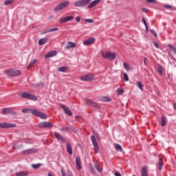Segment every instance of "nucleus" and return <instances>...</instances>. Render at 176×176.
<instances>
[{"label": "nucleus", "mask_w": 176, "mask_h": 176, "mask_svg": "<svg viewBox=\"0 0 176 176\" xmlns=\"http://www.w3.org/2000/svg\"><path fill=\"white\" fill-rule=\"evenodd\" d=\"M100 2L101 0H95L92 2L91 0H80L74 3V6L76 8H85V6L88 5L87 9H91L94 6H97Z\"/></svg>", "instance_id": "obj_1"}, {"label": "nucleus", "mask_w": 176, "mask_h": 176, "mask_svg": "<svg viewBox=\"0 0 176 176\" xmlns=\"http://www.w3.org/2000/svg\"><path fill=\"white\" fill-rule=\"evenodd\" d=\"M100 54L104 58H107L108 60H115L116 58V54L114 52H105L104 51H100Z\"/></svg>", "instance_id": "obj_2"}, {"label": "nucleus", "mask_w": 176, "mask_h": 176, "mask_svg": "<svg viewBox=\"0 0 176 176\" xmlns=\"http://www.w3.org/2000/svg\"><path fill=\"white\" fill-rule=\"evenodd\" d=\"M69 1H65L60 3H59L54 9V12H58L60 10H63V9H65V8H68L69 6Z\"/></svg>", "instance_id": "obj_3"}, {"label": "nucleus", "mask_w": 176, "mask_h": 176, "mask_svg": "<svg viewBox=\"0 0 176 176\" xmlns=\"http://www.w3.org/2000/svg\"><path fill=\"white\" fill-rule=\"evenodd\" d=\"M4 74H6V75H8V76H19V75H21V72H20V70L11 69L6 70L4 72Z\"/></svg>", "instance_id": "obj_4"}, {"label": "nucleus", "mask_w": 176, "mask_h": 176, "mask_svg": "<svg viewBox=\"0 0 176 176\" xmlns=\"http://www.w3.org/2000/svg\"><path fill=\"white\" fill-rule=\"evenodd\" d=\"M21 97L22 98H27L28 100H32V101H36V100H38L36 96L27 92L22 93Z\"/></svg>", "instance_id": "obj_5"}, {"label": "nucleus", "mask_w": 176, "mask_h": 176, "mask_svg": "<svg viewBox=\"0 0 176 176\" xmlns=\"http://www.w3.org/2000/svg\"><path fill=\"white\" fill-rule=\"evenodd\" d=\"M91 141L93 144L94 149L96 153H98L100 150H99V147H98V142H97V140L96 139V136L92 135L91 136Z\"/></svg>", "instance_id": "obj_6"}, {"label": "nucleus", "mask_w": 176, "mask_h": 176, "mask_svg": "<svg viewBox=\"0 0 176 176\" xmlns=\"http://www.w3.org/2000/svg\"><path fill=\"white\" fill-rule=\"evenodd\" d=\"M39 127H41L42 129H52L53 127V123H51L50 122H41L38 124Z\"/></svg>", "instance_id": "obj_7"}, {"label": "nucleus", "mask_w": 176, "mask_h": 176, "mask_svg": "<svg viewBox=\"0 0 176 176\" xmlns=\"http://www.w3.org/2000/svg\"><path fill=\"white\" fill-rule=\"evenodd\" d=\"M16 127V124L8 123V122H1L0 129H12Z\"/></svg>", "instance_id": "obj_8"}, {"label": "nucleus", "mask_w": 176, "mask_h": 176, "mask_svg": "<svg viewBox=\"0 0 176 176\" xmlns=\"http://www.w3.org/2000/svg\"><path fill=\"white\" fill-rule=\"evenodd\" d=\"M93 79H94V76L93 74H87L80 77V80H83V82H91Z\"/></svg>", "instance_id": "obj_9"}, {"label": "nucleus", "mask_w": 176, "mask_h": 176, "mask_svg": "<svg viewBox=\"0 0 176 176\" xmlns=\"http://www.w3.org/2000/svg\"><path fill=\"white\" fill-rule=\"evenodd\" d=\"M36 152H38V149L33 148L24 150L21 153L22 155H34V153H36Z\"/></svg>", "instance_id": "obj_10"}, {"label": "nucleus", "mask_w": 176, "mask_h": 176, "mask_svg": "<svg viewBox=\"0 0 176 176\" xmlns=\"http://www.w3.org/2000/svg\"><path fill=\"white\" fill-rule=\"evenodd\" d=\"M162 170H163V159L160 157L157 163V174H160V171H162Z\"/></svg>", "instance_id": "obj_11"}, {"label": "nucleus", "mask_w": 176, "mask_h": 176, "mask_svg": "<svg viewBox=\"0 0 176 176\" xmlns=\"http://www.w3.org/2000/svg\"><path fill=\"white\" fill-rule=\"evenodd\" d=\"M95 42L96 38L94 37H91L83 41V45H85V46H90V45H93Z\"/></svg>", "instance_id": "obj_12"}, {"label": "nucleus", "mask_w": 176, "mask_h": 176, "mask_svg": "<svg viewBox=\"0 0 176 176\" xmlns=\"http://www.w3.org/2000/svg\"><path fill=\"white\" fill-rule=\"evenodd\" d=\"M60 108L65 111V113L66 115H68L69 116H72V111L69 109V108L67 107L65 104H60Z\"/></svg>", "instance_id": "obj_13"}, {"label": "nucleus", "mask_w": 176, "mask_h": 176, "mask_svg": "<svg viewBox=\"0 0 176 176\" xmlns=\"http://www.w3.org/2000/svg\"><path fill=\"white\" fill-rule=\"evenodd\" d=\"M85 101L87 105H89L90 107H94V108H98V104H97V102H94L90 99H86Z\"/></svg>", "instance_id": "obj_14"}, {"label": "nucleus", "mask_w": 176, "mask_h": 176, "mask_svg": "<svg viewBox=\"0 0 176 176\" xmlns=\"http://www.w3.org/2000/svg\"><path fill=\"white\" fill-rule=\"evenodd\" d=\"M76 166L78 170H82V160L80 157H76Z\"/></svg>", "instance_id": "obj_15"}, {"label": "nucleus", "mask_w": 176, "mask_h": 176, "mask_svg": "<svg viewBox=\"0 0 176 176\" xmlns=\"http://www.w3.org/2000/svg\"><path fill=\"white\" fill-rule=\"evenodd\" d=\"M74 19V16H65L64 18L59 19V23H68V21H71Z\"/></svg>", "instance_id": "obj_16"}, {"label": "nucleus", "mask_w": 176, "mask_h": 176, "mask_svg": "<svg viewBox=\"0 0 176 176\" xmlns=\"http://www.w3.org/2000/svg\"><path fill=\"white\" fill-rule=\"evenodd\" d=\"M60 131H76L75 128L72 126H65L60 129Z\"/></svg>", "instance_id": "obj_17"}, {"label": "nucleus", "mask_w": 176, "mask_h": 176, "mask_svg": "<svg viewBox=\"0 0 176 176\" xmlns=\"http://www.w3.org/2000/svg\"><path fill=\"white\" fill-rule=\"evenodd\" d=\"M54 56H57V51H52L48 52L45 55V58H52V57H54Z\"/></svg>", "instance_id": "obj_18"}, {"label": "nucleus", "mask_w": 176, "mask_h": 176, "mask_svg": "<svg viewBox=\"0 0 176 176\" xmlns=\"http://www.w3.org/2000/svg\"><path fill=\"white\" fill-rule=\"evenodd\" d=\"M54 137L59 141V142H65V140H64V138L60 133H54Z\"/></svg>", "instance_id": "obj_19"}, {"label": "nucleus", "mask_w": 176, "mask_h": 176, "mask_svg": "<svg viewBox=\"0 0 176 176\" xmlns=\"http://www.w3.org/2000/svg\"><path fill=\"white\" fill-rule=\"evenodd\" d=\"M56 31H58V28H52V29H46L45 30L42 32V34H49L50 32H54Z\"/></svg>", "instance_id": "obj_20"}, {"label": "nucleus", "mask_w": 176, "mask_h": 176, "mask_svg": "<svg viewBox=\"0 0 176 176\" xmlns=\"http://www.w3.org/2000/svg\"><path fill=\"white\" fill-rule=\"evenodd\" d=\"M12 108H3L2 109L3 115H10Z\"/></svg>", "instance_id": "obj_21"}, {"label": "nucleus", "mask_w": 176, "mask_h": 176, "mask_svg": "<svg viewBox=\"0 0 176 176\" xmlns=\"http://www.w3.org/2000/svg\"><path fill=\"white\" fill-rule=\"evenodd\" d=\"M71 47H75V43L74 42L69 41L65 47V49L69 50V49H71Z\"/></svg>", "instance_id": "obj_22"}, {"label": "nucleus", "mask_w": 176, "mask_h": 176, "mask_svg": "<svg viewBox=\"0 0 176 176\" xmlns=\"http://www.w3.org/2000/svg\"><path fill=\"white\" fill-rule=\"evenodd\" d=\"M30 173L28 171H20L16 173V176H28Z\"/></svg>", "instance_id": "obj_23"}, {"label": "nucleus", "mask_w": 176, "mask_h": 176, "mask_svg": "<svg viewBox=\"0 0 176 176\" xmlns=\"http://www.w3.org/2000/svg\"><path fill=\"white\" fill-rule=\"evenodd\" d=\"M38 43L40 46H42V45H45V43H47V38H41L38 40Z\"/></svg>", "instance_id": "obj_24"}, {"label": "nucleus", "mask_w": 176, "mask_h": 176, "mask_svg": "<svg viewBox=\"0 0 176 176\" xmlns=\"http://www.w3.org/2000/svg\"><path fill=\"white\" fill-rule=\"evenodd\" d=\"M156 71L158 72V74H160V75H163V67L162 65H157Z\"/></svg>", "instance_id": "obj_25"}, {"label": "nucleus", "mask_w": 176, "mask_h": 176, "mask_svg": "<svg viewBox=\"0 0 176 176\" xmlns=\"http://www.w3.org/2000/svg\"><path fill=\"white\" fill-rule=\"evenodd\" d=\"M141 176H148V171L146 170V167L143 166L142 168Z\"/></svg>", "instance_id": "obj_26"}, {"label": "nucleus", "mask_w": 176, "mask_h": 176, "mask_svg": "<svg viewBox=\"0 0 176 176\" xmlns=\"http://www.w3.org/2000/svg\"><path fill=\"white\" fill-rule=\"evenodd\" d=\"M67 152L69 155H72V146L68 143H67Z\"/></svg>", "instance_id": "obj_27"}, {"label": "nucleus", "mask_w": 176, "mask_h": 176, "mask_svg": "<svg viewBox=\"0 0 176 176\" xmlns=\"http://www.w3.org/2000/svg\"><path fill=\"white\" fill-rule=\"evenodd\" d=\"M58 71L59 72H67L68 71V67L67 66L60 67L58 69Z\"/></svg>", "instance_id": "obj_28"}, {"label": "nucleus", "mask_w": 176, "mask_h": 176, "mask_svg": "<svg viewBox=\"0 0 176 176\" xmlns=\"http://www.w3.org/2000/svg\"><path fill=\"white\" fill-rule=\"evenodd\" d=\"M38 118H40V119H47V116L41 111L38 113V116H37Z\"/></svg>", "instance_id": "obj_29"}, {"label": "nucleus", "mask_w": 176, "mask_h": 176, "mask_svg": "<svg viewBox=\"0 0 176 176\" xmlns=\"http://www.w3.org/2000/svg\"><path fill=\"white\" fill-rule=\"evenodd\" d=\"M30 113L32 115H34V116H38L39 115V111L36 109H30Z\"/></svg>", "instance_id": "obj_30"}, {"label": "nucleus", "mask_w": 176, "mask_h": 176, "mask_svg": "<svg viewBox=\"0 0 176 176\" xmlns=\"http://www.w3.org/2000/svg\"><path fill=\"white\" fill-rule=\"evenodd\" d=\"M94 167L96 170H97L98 173H102V170L101 169V167L100 166V165H98V164L95 163Z\"/></svg>", "instance_id": "obj_31"}, {"label": "nucleus", "mask_w": 176, "mask_h": 176, "mask_svg": "<svg viewBox=\"0 0 176 176\" xmlns=\"http://www.w3.org/2000/svg\"><path fill=\"white\" fill-rule=\"evenodd\" d=\"M102 101H103V102H111V98L108 96H103Z\"/></svg>", "instance_id": "obj_32"}, {"label": "nucleus", "mask_w": 176, "mask_h": 176, "mask_svg": "<svg viewBox=\"0 0 176 176\" xmlns=\"http://www.w3.org/2000/svg\"><path fill=\"white\" fill-rule=\"evenodd\" d=\"M115 148L118 152H123V148H122V146H120L119 144H116L115 145Z\"/></svg>", "instance_id": "obj_33"}, {"label": "nucleus", "mask_w": 176, "mask_h": 176, "mask_svg": "<svg viewBox=\"0 0 176 176\" xmlns=\"http://www.w3.org/2000/svg\"><path fill=\"white\" fill-rule=\"evenodd\" d=\"M137 86L138 88H140V89L143 91H144V85H142V83H141V82L138 81L137 82Z\"/></svg>", "instance_id": "obj_34"}, {"label": "nucleus", "mask_w": 176, "mask_h": 176, "mask_svg": "<svg viewBox=\"0 0 176 176\" xmlns=\"http://www.w3.org/2000/svg\"><path fill=\"white\" fill-rule=\"evenodd\" d=\"M166 124V118L164 117H162L161 119V126H162V127H164Z\"/></svg>", "instance_id": "obj_35"}, {"label": "nucleus", "mask_w": 176, "mask_h": 176, "mask_svg": "<svg viewBox=\"0 0 176 176\" xmlns=\"http://www.w3.org/2000/svg\"><path fill=\"white\" fill-rule=\"evenodd\" d=\"M31 166L32 167V168L36 169V168H39V167H41V164H32L31 165Z\"/></svg>", "instance_id": "obj_36"}, {"label": "nucleus", "mask_w": 176, "mask_h": 176, "mask_svg": "<svg viewBox=\"0 0 176 176\" xmlns=\"http://www.w3.org/2000/svg\"><path fill=\"white\" fill-rule=\"evenodd\" d=\"M123 66H124V68L126 69V71H130L131 67H130V65H129V64H127L126 63H124Z\"/></svg>", "instance_id": "obj_37"}, {"label": "nucleus", "mask_w": 176, "mask_h": 176, "mask_svg": "<svg viewBox=\"0 0 176 176\" xmlns=\"http://www.w3.org/2000/svg\"><path fill=\"white\" fill-rule=\"evenodd\" d=\"M142 22L144 23L146 28V32H148V25L146 24V21H145V19L142 18Z\"/></svg>", "instance_id": "obj_38"}, {"label": "nucleus", "mask_w": 176, "mask_h": 176, "mask_svg": "<svg viewBox=\"0 0 176 176\" xmlns=\"http://www.w3.org/2000/svg\"><path fill=\"white\" fill-rule=\"evenodd\" d=\"M12 2H13V0H8L4 2V5L6 6H8V5H10V3H12Z\"/></svg>", "instance_id": "obj_39"}, {"label": "nucleus", "mask_w": 176, "mask_h": 176, "mask_svg": "<svg viewBox=\"0 0 176 176\" xmlns=\"http://www.w3.org/2000/svg\"><path fill=\"white\" fill-rule=\"evenodd\" d=\"M21 111L22 113H27L28 112H31V109H23Z\"/></svg>", "instance_id": "obj_40"}, {"label": "nucleus", "mask_w": 176, "mask_h": 176, "mask_svg": "<svg viewBox=\"0 0 176 176\" xmlns=\"http://www.w3.org/2000/svg\"><path fill=\"white\" fill-rule=\"evenodd\" d=\"M124 90L123 89H122V88H118V89H117V93L118 94H122V93H124Z\"/></svg>", "instance_id": "obj_41"}, {"label": "nucleus", "mask_w": 176, "mask_h": 176, "mask_svg": "<svg viewBox=\"0 0 176 176\" xmlns=\"http://www.w3.org/2000/svg\"><path fill=\"white\" fill-rule=\"evenodd\" d=\"M124 80L125 82H129V76L126 73H124Z\"/></svg>", "instance_id": "obj_42"}, {"label": "nucleus", "mask_w": 176, "mask_h": 176, "mask_svg": "<svg viewBox=\"0 0 176 176\" xmlns=\"http://www.w3.org/2000/svg\"><path fill=\"white\" fill-rule=\"evenodd\" d=\"M10 115H12V116H17V113H16V111H13V109H11V112L10 113Z\"/></svg>", "instance_id": "obj_43"}, {"label": "nucleus", "mask_w": 176, "mask_h": 176, "mask_svg": "<svg viewBox=\"0 0 176 176\" xmlns=\"http://www.w3.org/2000/svg\"><path fill=\"white\" fill-rule=\"evenodd\" d=\"M90 170H91V174H96V169H94V167L91 166Z\"/></svg>", "instance_id": "obj_44"}, {"label": "nucleus", "mask_w": 176, "mask_h": 176, "mask_svg": "<svg viewBox=\"0 0 176 176\" xmlns=\"http://www.w3.org/2000/svg\"><path fill=\"white\" fill-rule=\"evenodd\" d=\"M35 63H36V59H34L32 61H31L30 63V66L32 67V65H34V64H35Z\"/></svg>", "instance_id": "obj_45"}, {"label": "nucleus", "mask_w": 176, "mask_h": 176, "mask_svg": "<svg viewBox=\"0 0 176 176\" xmlns=\"http://www.w3.org/2000/svg\"><path fill=\"white\" fill-rule=\"evenodd\" d=\"M145 2L146 3H155V0H146Z\"/></svg>", "instance_id": "obj_46"}, {"label": "nucleus", "mask_w": 176, "mask_h": 176, "mask_svg": "<svg viewBox=\"0 0 176 176\" xmlns=\"http://www.w3.org/2000/svg\"><path fill=\"white\" fill-rule=\"evenodd\" d=\"M85 23H93V19H85Z\"/></svg>", "instance_id": "obj_47"}, {"label": "nucleus", "mask_w": 176, "mask_h": 176, "mask_svg": "<svg viewBox=\"0 0 176 176\" xmlns=\"http://www.w3.org/2000/svg\"><path fill=\"white\" fill-rule=\"evenodd\" d=\"M36 86H38V87L42 86V87H43V86H45V85L43 82H40V83L36 84Z\"/></svg>", "instance_id": "obj_48"}, {"label": "nucleus", "mask_w": 176, "mask_h": 176, "mask_svg": "<svg viewBox=\"0 0 176 176\" xmlns=\"http://www.w3.org/2000/svg\"><path fill=\"white\" fill-rule=\"evenodd\" d=\"M168 46H169V47H170V49H172L173 50H176V49L174 47V46H173L171 44H169Z\"/></svg>", "instance_id": "obj_49"}, {"label": "nucleus", "mask_w": 176, "mask_h": 176, "mask_svg": "<svg viewBox=\"0 0 176 176\" xmlns=\"http://www.w3.org/2000/svg\"><path fill=\"white\" fill-rule=\"evenodd\" d=\"M114 175H115V176H122V175H121L120 173H119V172L115 173H114Z\"/></svg>", "instance_id": "obj_50"}, {"label": "nucleus", "mask_w": 176, "mask_h": 176, "mask_svg": "<svg viewBox=\"0 0 176 176\" xmlns=\"http://www.w3.org/2000/svg\"><path fill=\"white\" fill-rule=\"evenodd\" d=\"M142 11L144 12V13H146V12H148V10L146 8H142Z\"/></svg>", "instance_id": "obj_51"}, {"label": "nucleus", "mask_w": 176, "mask_h": 176, "mask_svg": "<svg viewBox=\"0 0 176 176\" xmlns=\"http://www.w3.org/2000/svg\"><path fill=\"white\" fill-rule=\"evenodd\" d=\"M76 21H77V22L80 21V17L77 16V17L76 18Z\"/></svg>", "instance_id": "obj_52"}, {"label": "nucleus", "mask_w": 176, "mask_h": 176, "mask_svg": "<svg viewBox=\"0 0 176 176\" xmlns=\"http://www.w3.org/2000/svg\"><path fill=\"white\" fill-rule=\"evenodd\" d=\"M61 174H62V176H67V175H65V173L63 171V170H61Z\"/></svg>", "instance_id": "obj_53"}, {"label": "nucleus", "mask_w": 176, "mask_h": 176, "mask_svg": "<svg viewBox=\"0 0 176 176\" xmlns=\"http://www.w3.org/2000/svg\"><path fill=\"white\" fill-rule=\"evenodd\" d=\"M164 8H167L168 9H171V6H164Z\"/></svg>", "instance_id": "obj_54"}, {"label": "nucleus", "mask_w": 176, "mask_h": 176, "mask_svg": "<svg viewBox=\"0 0 176 176\" xmlns=\"http://www.w3.org/2000/svg\"><path fill=\"white\" fill-rule=\"evenodd\" d=\"M146 60H148L146 58H144V63L145 65H146Z\"/></svg>", "instance_id": "obj_55"}, {"label": "nucleus", "mask_w": 176, "mask_h": 176, "mask_svg": "<svg viewBox=\"0 0 176 176\" xmlns=\"http://www.w3.org/2000/svg\"><path fill=\"white\" fill-rule=\"evenodd\" d=\"M155 47H157V49H159V47H160V46H159V44H157V43H155Z\"/></svg>", "instance_id": "obj_56"}, {"label": "nucleus", "mask_w": 176, "mask_h": 176, "mask_svg": "<svg viewBox=\"0 0 176 176\" xmlns=\"http://www.w3.org/2000/svg\"><path fill=\"white\" fill-rule=\"evenodd\" d=\"M173 108H174L175 111H176V103L173 104Z\"/></svg>", "instance_id": "obj_57"}, {"label": "nucleus", "mask_w": 176, "mask_h": 176, "mask_svg": "<svg viewBox=\"0 0 176 176\" xmlns=\"http://www.w3.org/2000/svg\"><path fill=\"white\" fill-rule=\"evenodd\" d=\"M48 176H54L52 173H48Z\"/></svg>", "instance_id": "obj_58"}, {"label": "nucleus", "mask_w": 176, "mask_h": 176, "mask_svg": "<svg viewBox=\"0 0 176 176\" xmlns=\"http://www.w3.org/2000/svg\"><path fill=\"white\" fill-rule=\"evenodd\" d=\"M151 32H152L153 34H155V30H151Z\"/></svg>", "instance_id": "obj_59"}, {"label": "nucleus", "mask_w": 176, "mask_h": 176, "mask_svg": "<svg viewBox=\"0 0 176 176\" xmlns=\"http://www.w3.org/2000/svg\"><path fill=\"white\" fill-rule=\"evenodd\" d=\"M68 176H72V175H71V173H68Z\"/></svg>", "instance_id": "obj_60"}, {"label": "nucleus", "mask_w": 176, "mask_h": 176, "mask_svg": "<svg viewBox=\"0 0 176 176\" xmlns=\"http://www.w3.org/2000/svg\"><path fill=\"white\" fill-rule=\"evenodd\" d=\"M155 36L157 37V34L156 33H155Z\"/></svg>", "instance_id": "obj_61"}, {"label": "nucleus", "mask_w": 176, "mask_h": 176, "mask_svg": "<svg viewBox=\"0 0 176 176\" xmlns=\"http://www.w3.org/2000/svg\"><path fill=\"white\" fill-rule=\"evenodd\" d=\"M153 45H155V41H153Z\"/></svg>", "instance_id": "obj_62"}]
</instances>
